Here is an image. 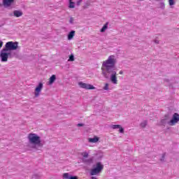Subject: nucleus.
I'll use <instances>...</instances> for the list:
<instances>
[{
	"label": "nucleus",
	"mask_w": 179,
	"mask_h": 179,
	"mask_svg": "<svg viewBox=\"0 0 179 179\" xmlns=\"http://www.w3.org/2000/svg\"><path fill=\"white\" fill-rule=\"evenodd\" d=\"M115 64H117L115 56L110 55L107 60L103 62L101 68L102 76H103L105 79H110V82H112L113 85H117L118 82L117 80V66Z\"/></svg>",
	"instance_id": "1"
},
{
	"label": "nucleus",
	"mask_w": 179,
	"mask_h": 179,
	"mask_svg": "<svg viewBox=\"0 0 179 179\" xmlns=\"http://www.w3.org/2000/svg\"><path fill=\"white\" fill-rule=\"evenodd\" d=\"M28 140L31 146V149L37 152L43 149V143H41V138L38 135L31 133L28 135Z\"/></svg>",
	"instance_id": "2"
},
{
	"label": "nucleus",
	"mask_w": 179,
	"mask_h": 179,
	"mask_svg": "<svg viewBox=\"0 0 179 179\" xmlns=\"http://www.w3.org/2000/svg\"><path fill=\"white\" fill-rule=\"evenodd\" d=\"M14 57H17V53L10 52L4 48L0 52V58L1 62H8V59H12Z\"/></svg>",
	"instance_id": "3"
},
{
	"label": "nucleus",
	"mask_w": 179,
	"mask_h": 179,
	"mask_svg": "<svg viewBox=\"0 0 179 179\" xmlns=\"http://www.w3.org/2000/svg\"><path fill=\"white\" fill-rule=\"evenodd\" d=\"M18 47V42L9 41L6 43L4 49L8 51L9 52H15L14 51H16Z\"/></svg>",
	"instance_id": "4"
},
{
	"label": "nucleus",
	"mask_w": 179,
	"mask_h": 179,
	"mask_svg": "<svg viewBox=\"0 0 179 179\" xmlns=\"http://www.w3.org/2000/svg\"><path fill=\"white\" fill-rule=\"evenodd\" d=\"M104 169V166L101 164V162H97L96 164L95 167H94L90 171V176H97L103 171V169Z\"/></svg>",
	"instance_id": "5"
},
{
	"label": "nucleus",
	"mask_w": 179,
	"mask_h": 179,
	"mask_svg": "<svg viewBox=\"0 0 179 179\" xmlns=\"http://www.w3.org/2000/svg\"><path fill=\"white\" fill-rule=\"evenodd\" d=\"M81 156H83V163H85V164H91L93 163V157L87 159L89 157V153L87 152H81Z\"/></svg>",
	"instance_id": "6"
},
{
	"label": "nucleus",
	"mask_w": 179,
	"mask_h": 179,
	"mask_svg": "<svg viewBox=\"0 0 179 179\" xmlns=\"http://www.w3.org/2000/svg\"><path fill=\"white\" fill-rule=\"evenodd\" d=\"M78 85L80 87H81L82 89H85L86 90H94L96 89L94 86L83 82H80Z\"/></svg>",
	"instance_id": "7"
},
{
	"label": "nucleus",
	"mask_w": 179,
	"mask_h": 179,
	"mask_svg": "<svg viewBox=\"0 0 179 179\" xmlns=\"http://www.w3.org/2000/svg\"><path fill=\"white\" fill-rule=\"evenodd\" d=\"M169 122H170V117L169 115H165L164 117L159 122H157V125L159 127H166L167 124H169Z\"/></svg>",
	"instance_id": "8"
},
{
	"label": "nucleus",
	"mask_w": 179,
	"mask_h": 179,
	"mask_svg": "<svg viewBox=\"0 0 179 179\" xmlns=\"http://www.w3.org/2000/svg\"><path fill=\"white\" fill-rule=\"evenodd\" d=\"M177 122H179V114L177 113H175L173 115L172 119L169 121V125H171V126L176 125Z\"/></svg>",
	"instance_id": "9"
},
{
	"label": "nucleus",
	"mask_w": 179,
	"mask_h": 179,
	"mask_svg": "<svg viewBox=\"0 0 179 179\" xmlns=\"http://www.w3.org/2000/svg\"><path fill=\"white\" fill-rule=\"evenodd\" d=\"M43 83H39L38 85L35 88V97H38L40 96V93H41V90H43Z\"/></svg>",
	"instance_id": "10"
},
{
	"label": "nucleus",
	"mask_w": 179,
	"mask_h": 179,
	"mask_svg": "<svg viewBox=\"0 0 179 179\" xmlns=\"http://www.w3.org/2000/svg\"><path fill=\"white\" fill-rule=\"evenodd\" d=\"M15 3V0H3V5L4 8H9L11 5Z\"/></svg>",
	"instance_id": "11"
},
{
	"label": "nucleus",
	"mask_w": 179,
	"mask_h": 179,
	"mask_svg": "<svg viewBox=\"0 0 179 179\" xmlns=\"http://www.w3.org/2000/svg\"><path fill=\"white\" fill-rule=\"evenodd\" d=\"M111 128H113V129H119L120 134H124V128L120 124H113Z\"/></svg>",
	"instance_id": "12"
},
{
	"label": "nucleus",
	"mask_w": 179,
	"mask_h": 179,
	"mask_svg": "<svg viewBox=\"0 0 179 179\" xmlns=\"http://www.w3.org/2000/svg\"><path fill=\"white\" fill-rule=\"evenodd\" d=\"M63 178L64 179H78V176H73L71 175H69L68 173H65L63 174Z\"/></svg>",
	"instance_id": "13"
},
{
	"label": "nucleus",
	"mask_w": 179,
	"mask_h": 179,
	"mask_svg": "<svg viewBox=\"0 0 179 179\" xmlns=\"http://www.w3.org/2000/svg\"><path fill=\"white\" fill-rule=\"evenodd\" d=\"M13 16H15V17H20V16H23V12L19 10H15L13 11Z\"/></svg>",
	"instance_id": "14"
},
{
	"label": "nucleus",
	"mask_w": 179,
	"mask_h": 179,
	"mask_svg": "<svg viewBox=\"0 0 179 179\" xmlns=\"http://www.w3.org/2000/svg\"><path fill=\"white\" fill-rule=\"evenodd\" d=\"M99 139L100 138L99 137L94 136V138H88V142H90V143H97V142H99Z\"/></svg>",
	"instance_id": "15"
},
{
	"label": "nucleus",
	"mask_w": 179,
	"mask_h": 179,
	"mask_svg": "<svg viewBox=\"0 0 179 179\" xmlns=\"http://www.w3.org/2000/svg\"><path fill=\"white\" fill-rule=\"evenodd\" d=\"M73 37H75V31L72 30L68 34L67 38L68 40H72Z\"/></svg>",
	"instance_id": "16"
},
{
	"label": "nucleus",
	"mask_w": 179,
	"mask_h": 179,
	"mask_svg": "<svg viewBox=\"0 0 179 179\" xmlns=\"http://www.w3.org/2000/svg\"><path fill=\"white\" fill-rule=\"evenodd\" d=\"M56 80L57 76L52 75L49 79V85H52V83H54V82H55Z\"/></svg>",
	"instance_id": "17"
},
{
	"label": "nucleus",
	"mask_w": 179,
	"mask_h": 179,
	"mask_svg": "<svg viewBox=\"0 0 179 179\" xmlns=\"http://www.w3.org/2000/svg\"><path fill=\"white\" fill-rule=\"evenodd\" d=\"M108 29V22H106L103 27L101 29L100 31L101 33H104L106 31V29Z\"/></svg>",
	"instance_id": "18"
},
{
	"label": "nucleus",
	"mask_w": 179,
	"mask_h": 179,
	"mask_svg": "<svg viewBox=\"0 0 179 179\" xmlns=\"http://www.w3.org/2000/svg\"><path fill=\"white\" fill-rule=\"evenodd\" d=\"M147 125H148V121L147 120H144L143 122H142L140 124V127H141V128H145Z\"/></svg>",
	"instance_id": "19"
},
{
	"label": "nucleus",
	"mask_w": 179,
	"mask_h": 179,
	"mask_svg": "<svg viewBox=\"0 0 179 179\" xmlns=\"http://www.w3.org/2000/svg\"><path fill=\"white\" fill-rule=\"evenodd\" d=\"M69 8L70 9H73V8H75V2H73V1H69Z\"/></svg>",
	"instance_id": "20"
},
{
	"label": "nucleus",
	"mask_w": 179,
	"mask_h": 179,
	"mask_svg": "<svg viewBox=\"0 0 179 179\" xmlns=\"http://www.w3.org/2000/svg\"><path fill=\"white\" fill-rule=\"evenodd\" d=\"M68 61H69V62H73V61H75V56L73 55V54H71L69 56Z\"/></svg>",
	"instance_id": "21"
},
{
	"label": "nucleus",
	"mask_w": 179,
	"mask_h": 179,
	"mask_svg": "<svg viewBox=\"0 0 179 179\" xmlns=\"http://www.w3.org/2000/svg\"><path fill=\"white\" fill-rule=\"evenodd\" d=\"M164 159H166V152H164L162 154V157L159 160H160V162H162L163 163V162H164Z\"/></svg>",
	"instance_id": "22"
},
{
	"label": "nucleus",
	"mask_w": 179,
	"mask_h": 179,
	"mask_svg": "<svg viewBox=\"0 0 179 179\" xmlns=\"http://www.w3.org/2000/svg\"><path fill=\"white\" fill-rule=\"evenodd\" d=\"M41 177V176H40L39 174H37V173L34 174L32 176V178H35V179H40Z\"/></svg>",
	"instance_id": "23"
},
{
	"label": "nucleus",
	"mask_w": 179,
	"mask_h": 179,
	"mask_svg": "<svg viewBox=\"0 0 179 179\" xmlns=\"http://www.w3.org/2000/svg\"><path fill=\"white\" fill-rule=\"evenodd\" d=\"M169 3L170 6H173V5H176V1L174 0H169Z\"/></svg>",
	"instance_id": "24"
},
{
	"label": "nucleus",
	"mask_w": 179,
	"mask_h": 179,
	"mask_svg": "<svg viewBox=\"0 0 179 179\" xmlns=\"http://www.w3.org/2000/svg\"><path fill=\"white\" fill-rule=\"evenodd\" d=\"M159 8H160L161 9H164V8H166V6H165V4H164V2H161V3H159Z\"/></svg>",
	"instance_id": "25"
},
{
	"label": "nucleus",
	"mask_w": 179,
	"mask_h": 179,
	"mask_svg": "<svg viewBox=\"0 0 179 179\" xmlns=\"http://www.w3.org/2000/svg\"><path fill=\"white\" fill-rule=\"evenodd\" d=\"M82 2H83V0L77 1L76 3V6H80V3H82Z\"/></svg>",
	"instance_id": "26"
},
{
	"label": "nucleus",
	"mask_w": 179,
	"mask_h": 179,
	"mask_svg": "<svg viewBox=\"0 0 179 179\" xmlns=\"http://www.w3.org/2000/svg\"><path fill=\"white\" fill-rule=\"evenodd\" d=\"M75 20L73 19V17H70V20H69V24H73V21H74Z\"/></svg>",
	"instance_id": "27"
},
{
	"label": "nucleus",
	"mask_w": 179,
	"mask_h": 179,
	"mask_svg": "<svg viewBox=\"0 0 179 179\" xmlns=\"http://www.w3.org/2000/svg\"><path fill=\"white\" fill-rule=\"evenodd\" d=\"M103 90H108V83H106L103 87Z\"/></svg>",
	"instance_id": "28"
},
{
	"label": "nucleus",
	"mask_w": 179,
	"mask_h": 179,
	"mask_svg": "<svg viewBox=\"0 0 179 179\" xmlns=\"http://www.w3.org/2000/svg\"><path fill=\"white\" fill-rule=\"evenodd\" d=\"M85 124L83 123H78L77 127H83Z\"/></svg>",
	"instance_id": "29"
},
{
	"label": "nucleus",
	"mask_w": 179,
	"mask_h": 179,
	"mask_svg": "<svg viewBox=\"0 0 179 179\" xmlns=\"http://www.w3.org/2000/svg\"><path fill=\"white\" fill-rule=\"evenodd\" d=\"M2 45H3V42L0 41V49L2 48Z\"/></svg>",
	"instance_id": "30"
},
{
	"label": "nucleus",
	"mask_w": 179,
	"mask_h": 179,
	"mask_svg": "<svg viewBox=\"0 0 179 179\" xmlns=\"http://www.w3.org/2000/svg\"><path fill=\"white\" fill-rule=\"evenodd\" d=\"M154 43H155V44H159V40L155 39V40L154 41Z\"/></svg>",
	"instance_id": "31"
},
{
	"label": "nucleus",
	"mask_w": 179,
	"mask_h": 179,
	"mask_svg": "<svg viewBox=\"0 0 179 179\" xmlns=\"http://www.w3.org/2000/svg\"><path fill=\"white\" fill-rule=\"evenodd\" d=\"M164 82H166L167 83H169V82H170V80L169 78H166L164 80Z\"/></svg>",
	"instance_id": "32"
},
{
	"label": "nucleus",
	"mask_w": 179,
	"mask_h": 179,
	"mask_svg": "<svg viewBox=\"0 0 179 179\" xmlns=\"http://www.w3.org/2000/svg\"><path fill=\"white\" fill-rule=\"evenodd\" d=\"M119 73H120V75H122V73H124V72H123L122 71H120L119 72Z\"/></svg>",
	"instance_id": "33"
},
{
	"label": "nucleus",
	"mask_w": 179,
	"mask_h": 179,
	"mask_svg": "<svg viewBox=\"0 0 179 179\" xmlns=\"http://www.w3.org/2000/svg\"><path fill=\"white\" fill-rule=\"evenodd\" d=\"M91 179H97L96 177H94V176H92V178H91Z\"/></svg>",
	"instance_id": "34"
},
{
	"label": "nucleus",
	"mask_w": 179,
	"mask_h": 179,
	"mask_svg": "<svg viewBox=\"0 0 179 179\" xmlns=\"http://www.w3.org/2000/svg\"><path fill=\"white\" fill-rule=\"evenodd\" d=\"M73 0H69V2L73 1Z\"/></svg>",
	"instance_id": "35"
},
{
	"label": "nucleus",
	"mask_w": 179,
	"mask_h": 179,
	"mask_svg": "<svg viewBox=\"0 0 179 179\" xmlns=\"http://www.w3.org/2000/svg\"><path fill=\"white\" fill-rule=\"evenodd\" d=\"M32 146H33V144H31V145H29V147H30V148H31Z\"/></svg>",
	"instance_id": "36"
},
{
	"label": "nucleus",
	"mask_w": 179,
	"mask_h": 179,
	"mask_svg": "<svg viewBox=\"0 0 179 179\" xmlns=\"http://www.w3.org/2000/svg\"><path fill=\"white\" fill-rule=\"evenodd\" d=\"M156 1H159V0H156Z\"/></svg>",
	"instance_id": "37"
}]
</instances>
